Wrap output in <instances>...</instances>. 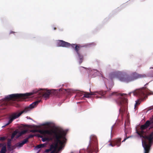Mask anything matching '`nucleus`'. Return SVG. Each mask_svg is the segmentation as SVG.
<instances>
[{
  "instance_id": "1",
  "label": "nucleus",
  "mask_w": 153,
  "mask_h": 153,
  "mask_svg": "<svg viewBox=\"0 0 153 153\" xmlns=\"http://www.w3.org/2000/svg\"><path fill=\"white\" fill-rule=\"evenodd\" d=\"M74 92V91L72 89H53L51 90L47 88H39L33 90L32 91L24 94H13L5 96L4 100H10V105L14 106L18 108L19 105L16 102V101L21 100L22 99L27 98L28 97L32 96L34 98L43 97L45 100L48 99L51 95H54L60 97L61 94L70 95L72 93Z\"/></svg>"
},
{
  "instance_id": "2",
  "label": "nucleus",
  "mask_w": 153,
  "mask_h": 153,
  "mask_svg": "<svg viewBox=\"0 0 153 153\" xmlns=\"http://www.w3.org/2000/svg\"><path fill=\"white\" fill-rule=\"evenodd\" d=\"M68 131V129L65 131L62 129L45 130L44 131V133L48 137H41L42 140V142H45L46 141H49L54 140L60 145L62 146L67 140L66 136Z\"/></svg>"
},
{
  "instance_id": "3",
  "label": "nucleus",
  "mask_w": 153,
  "mask_h": 153,
  "mask_svg": "<svg viewBox=\"0 0 153 153\" xmlns=\"http://www.w3.org/2000/svg\"><path fill=\"white\" fill-rule=\"evenodd\" d=\"M109 77L111 79L116 78L121 82L128 83L138 79L146 77V76L145 75L139 74L135 72L132 73L129 75L125 72L117 71L111 72L109 75Z\"/></svg>"
},
{
  "instance_id": "4",
  "label": "nucleus",
  "mask_w": 153,
  "mask_h": 153,
  "mask_svg": "<svg viewBox=\"0 0 153 153\" xmlns=\"http://www.w3.org/2000/svg\"><path fill=\"white\" fill-rule=\"evenodd\" d=\"M149 127V128H153V119H150L149 120H147L145 123L142 125L141 127V130L140 132H139L136 130V133L141 138L145 139H147L150 140L152 143V140L153 139V131L149 136H148V131L147 129Z\"/></svg>"
},
{
  "instance_id": "5",
  "label": "nucleus",
  "mask_w": 153,
  "mask_h": 153,
  "mask_svg": "<svg viewBox=\"0 0 153 153\" xmlns=\"http://www.w3.org/2000/svg\"><path fill=\"white\" fill-rule=\"evenodd\" d=\"M114 95L118 96V98L116 100V102L120 107L119 109L120 113L123 114L124 113H126L127 114L128 108L127 100L122 94L118 93L115 92L109 93L107 97L110 98L112 96Z\"/></svg>"
},
{
  "instance_id": "6",
  "label": "nucleus",
  "mask_w": 153,
  "mask_h": 153,
  "mask_svg": "<svg viewBox=\"0 0 153 153\" xmlns=\"http://www.w3.org/2000/svg\"><path fill=\"white\" fill-rule=\"evenodd\" d=\"M133 93L134 95L135 96L140 98H144L147 97V95L153 94V92L149 90L148 88L143 87L140 88L135 90L129 93V94Z\"/></svg>"
},
{
  "instance_id": "7",
  "label": "nucleus",
  "mask_w": 153,
  "mask_h": 153,
  "mask_svg": "<svg viewBox=\"0 0 153 153\" xmlns=\"http://www.w3.org/2000/svg\"><path fill=\"white\" fill-rule=\"evenodd\" d=\"M89 91L90 93L87 92H85V94L82 97L89 98H91L92 96L94 95V97L96 98L102 99L105 98V95L106 94L107 91H103L101 90L92 92L91 91L90 88L89 89Z\"/></svg>"
},
{
  "instance_id": "8",
  "label": "nucleus",
  "mask_w": 153,
  "mask_h": 153,
  "mask_svg": "<svg viewBox=\"0 0 153 153\" xmlns=\"http://www.w3.org/2000/svg\"><path fill=\"white\" fill-rule=\"evenodd\" d=\"M71 46L74 48L73 53L75 57L79 60V64L82 62L83 60V56L79 51V47L77 45L74 44H71Z\"/></svg>"
},
{
  "instance_id": "9",
  "label": "nucleus",
  "mask_w": 153,
  "mask_h": 153,
  "mask_svg": "<svg viewBox=\"0 0 153 153\" xmlns=\"http://www.w3.org/2000/svg\"><path fill=\"white\" fill-rule=\"evenodd\" d=\"M87 148H90V151H93L97 149V137L94 135H92L90 137L89 144Z\"/></svg>"
},
{
  "instance_id": "10",
  "label": "nucleus",
  "mask_w": 153,
  "mask_h": 153,
  "mask_svg": "<svg viewBox=\"0 0 153 153\" xmlns=\"http://www.w3.org/2000/svg\"><path fill=\"white\" fill-rule=\"evenodd\" d=\"M80 70L82 68H84L85 69H87V71L88 74V76L89 77H95L100 74V72L97 69L89 68L87 69L86 68L82 66H80L79 67Z\"/></svg>"
},
{
  "instance_id": "11",
  "label": "nucleus",
  "mask_w": 153,
  "mask_h": 153,
  "mask_svg": "<svg viewBox=\"0 0 153 153\" xmlns=\"http://www.w3.org/2000/svg\"><path fill=\"white\" fill-rule=\"evenodd\" d=\"M25 111H22L20 112L19 111L12 113L9 116V120L11 123L14 120L18 118L22 114L25 113Z\"/></svg>"
},
{
  "instance_id": "12",
  "label": "nucleus",
  "mask_w": 153,
  "mask_h": 153,
  "mask_svg": "<svg viewBox=\"0 0 153 153\" xmlns=\"http://www.w3.org/2000/svg\"><path fill=\"white\" fill-rule=\"evenodd\" d=\"M41 101V100H36L30 104L27 107H25L23 110V111H26L25 113H26L31 109L34 108Z\"/></svg>"
},
{
  "instance_id": "13",
  "label": "nucleus",
  "mask_w": 153,
  "mask_h": 153,
  "mask_svg": "<svg viewBox=\"0 0 153 153\" xmlns=\"http://www.w3.org/2000/svg\"><path fill=\"white\" fill-rule=\"evenodd\" d=\"M142 138V145L143 147H143H146L147 151V153H149L150 151V147L151 146H152L153 143V141L152 140V143L151 142V141L150 140H149V144H148L146 143V142H145L144 143L143 142V138Z\"/></svg>"
},
{
  "instance_id": "14",
  "label": "nucleus",
  "mask_w": 153,
  "mask_h": 153,
  "mask_svg": "<svg viewBox=\"0 0 153 153\" xmlns=\"http://www.w3.org/2000/svg\"><path fill=\"white\" fill-rule=\"evenodd\" d=\"M40 125L41 126L47 125L48 128H52L54 126V124L53 123L51 122H46L40 123Z\"/></svg>"
},
{
  "instance_id": "15",
  "label": "nucleus",
  "mask_w": 153,
  "mask_h": 153,
  "mask_svg": "<svg viewBox=\"0 0 153 153\" xmlns=\"http://www.w3.org/2000/svg\"><path fill=\"white\" fill-rule=\"evenodd\" d=\"M7 148L8 149V150L10 151H13L14 149V146H11V140H8L7 141Z\"/></svg>"
},
{
  "instance_id": "16",
  "label": "nucleus",
  "mask_w": 153,
  "mask_h": 153,
  "mask_svg": "<svg viewBox=\"0 0 153 153\" xmlns=\"http://www.w3.org/2000/svg\"><path fill=\"white\" fill-rule=\"evenodd\" d=\"M46 147V144L45 143L43 144H41L35 146V148L36 149H39L45 147Z\"/></svg>"
},
{
  "instance_id": "17",
  "label": "nucleus",
  "mask_w": 153,
  "mask_h": 153,
  "mask_svg": "<svg viewBox=\"0 0 153 153\" xmlns=\"http://www.w3.org/2000/svg\"><path fill=\"white\" fill-rule=\"evenodd\" d=\"M63 40H56V45L57 46L62 47Z\"/></svg>"
},
{
  "instance_id": "18",
  "label": "nucleus",
  "mask_w": 153,
  "mask_h": 153,
  "mask_svg": "<svg viewBox=\"0 0 153 153\" xmlns=\"http://www.w3.org/2000/svg\"><path fill=\"white\" fill-rule=\"evenodd\" d=\"M71 44L63 41L62 47L68 48L71 46Z\"/></svg>"
},
{
  "instance_id": "19",
  "label": "nucleus",
  "mask_w": 153,
  "mask_h": 153,
  "mask_svg": "<svg viewBox=\"0 0 153 153\" xmlns=\"http://www.w3.org/2000/svg\"><path fill=\"white\" fill-rule=\"evenodd\" d=\"M1 147V151H0V153L6 152H7V149L6 146L4 144V145Z\"/></svg>"
},
{
  "instance_id": "20",
  "label": "nucleus",
  "mask_w": 153,
  "mask_h": 153,
  "mask_svg": "<svg viewBox=\"0 0 153 153\" xmlns=\"http://www.w3.org/2000/svg\"><path fill=\"white\" fill-rule=\"evenodd\" d=\"M83 95V93L81 91H78L76 93V95L75 96V97H80L82 96Z\"/></svg>"
},
{
  "instance_id": "21",
  "label": "nucleus",
  "mask_w": 153,
  "mask_h": 153,
  "mask_svg": "<svg viewBox=\"0 0 153 153\" xmlns=\"http://www.w3.org/2000/svg\"><path fill=\"white\" fill-rule=\"evenodd\" d=\"M53 148V145L50 146V147L48 149H46L44 151L45 153H48L49 152L51 151L52 149Z\"/></svg>"
},
{
  "instance_id": "22",
  "label": "nucleus",
  "mask_w": 153,
  "mask_h": 153,
  "mask_svg": "<svg viewBox=\"0 0 153 153\" xmlns=\"http://www.w3.org/2000/svg\"><path fill=\"white\" fill-rule=\"evenodd\" d=\"M102 79H103V81H104V84L105 85V86L106 87V88L107 89H108V88L107 86V85L106 83V81H107V79L106 78H103V77H102Z\"/></svg>"
},
{
  "instance_id": "23",
  "label": "nucleus",
  "mask_w": 153,
  "mask_h": 153,
  "mask_svg": "<svg viewBox=\"0 0 153 153\" xmlns=\"http://www.w3.org/2000/svg\"><path fill=\"white\" fill-rule=\"evenodd\" d=\"M16 145L17 146L19 147H21L23 146L24 145L23 144V143H22V142H19L17 143Z\"/></svg>"
},
{
  "instance_id": "24",
  "label": "nucleus",
  "mask_w": 153,
  "mask_h": 153,
  "mask_svg": "<svg viewBox=\"0 0 153 153\" xmlns=\"http://www.w3.org/2000/svg\"><path fill=\"white\" fill-rule=\"evenodd\" d=\"M125 137L124 138L123 140L122 141V142H125L127 139H128L129 138L131 137H132L133 136L132 135H131L128 137H127V136H125Z\"/></svg>"
},
{
  "instance_id": "25",
  "label": "nucleus",
  "mask_w": 153,
  "mask_h": 153,
  "mask_svg": "<svg viewBox=\"0 0 153 153\" xmlns=\"http://www.w3.org/2000/svg\"><path fill=\"white\" fill-rule=\"evenodd\" d=\"M113 85V82H110L109 84V90H108V91H109L111 90V89Z\"/></svg>"
},
{
  "instance_id": "26",
  "label": "nucleus",
  "mask_w": 153,
  "mask_h": 153,
  "mask_svg": "<svg viewBox=\"0 0 153 153\" xmlns=\"http://www.w3.org/2000/svg\"><path fill=\"white\" fill-rule=\"evenodd\" d=\"M27 130H24L20 132V135H22L23 134H25L27 133Z\"/></svg>"
},
{
  "instance_id": "27",
  "label": "nucleus",
  "mask_w": 153,
  "mask_h": 153,
  "mask_svg": "<svg viewBox=\"0 0 153 153\" xmlns=\"http://www.w3.org/2000/svg\"><path fill=\"white\" fill-rule=\"evenodd\" d=\"M124 132H125V136H127V134L128 133H127V132L126 131V123L125 122L124 124Z\"/></svg>"
},
{
  "instance_id": "28",
  "label": "nucleus",
  "mask_w": 153,
  "mask_h": 153,
  "mask_svg": "<svg viewBox=\"0 0 153 153\" xmlns=\"http://www.w3.org/2000/svg\"><path fill=\"white\" fill-rule=\"evenodd\" d=\"M136 103L134 105V108H135L136 107V105H139L140 104V102L139 100L135 101Z\"/></svg>"
},
{
  "instance_id": "29",
  "label": "nucleus",
  "mask_w": 153,
  "mask_h": 153,
  "mask_svg": "<svg viewBox=\"0 0 153 153\" xmlns=\"http://www.w3.org/2000/svg\"><path fill=\"white\" fill-rule=\"evenodd\" d=\"M28 142V140L26 138L23 141H22L23 144L24 145Z\"/></svg>"
},
{
  "instance_id": "30",
  "label": "nucleus",
  "mask_w": 153,
  "mask_h": 153,
  "mask_svg": "<svg viewBox=\"0 0 153 153\" xmlns=\"http://www.w3.org/2000/svg\"><path fill=\"white\" fill-rule=\"evenodd\" d=\"M10 123H10V122L9 120V121H8V122L7 123H6L4 125V126H2V128H3L5 127L6 126L8 125L9 124H10Z\"/></svg>"
},
{
  "instance_id": "31",
  "label": "nucleus",
  "mask_w": 153,
  "mask_h": 153,
  "mask_svg": "<svg viewBox=\"0 0 153 153\" xmlns=\"http://www.w3.org/2000/svg\"><path fill=\"white\" fill-rule=\"evenodd\" d=\"M34 136V135L32 134H30L28 137L26 138L28 140V139L33 137Z\"/></svg>"
},
{
  "instance_id": "32",
  "label": "nucleus",
  "mask_w": 153,
  "mask_h": 153,
  "mask_svg": "<svg viewBox=\"0 0 153 153\" xmlns=\"http://www.w3.org/2000/svg\"><path fill=\"white\" fill-rule=\"evenodd\" d=\"M150 69H153V67H150ZM151 75L150 76L153 77V70H152L151 71Z\"/></svg>"
},
{
  "instance_id": "33",
  "label": "nucleus",
  "mask_w": 153,
  "mask_h": 153,
  "mask_svg": "<svg viewBox=\"0 0 153 153\" xmlns=\"http://www.w3.org/2000/svg\"><path fill=\"white\" fill-rule=\"evenodd\" d=\"M126 131L127 133H129L130 132V128H127L126 127Z\"/></svg>"
},
{
  "instance_id": "34",
  "label": "nucleus",
  "mask_w": 153,
  "mask_h": 153,
  "mask_svg": "<svg viewBox=\"0 0 153 153\" xmlns=\"http://www.w3.org/2000/svg\"><path fill=\"white\" fill-rule=\"evenodd\" d=\"M153 108V106H151L149 107L148 108V110H147V112H148L149 111H150V110L152 109Z\"/></svg>"
},
{
  "instance_id": "35",
  "label": "nucleus",
  "mask_w": 153,
  "mask_h": 153,
  "mask_svg": "<svg viewBox=\"0 0 153 153\" xmlns=\"http://www.w3.org/2000/svg\"><path fill=\"white\" fill-rule=\"evenodd\" d=\"M143 149L144 150V153H147L146 147H143Z\"/></svg>"
},
{
  "instance_id": "36",
  "label": "nucleus",
  "mask_w": 153,
  "mask_h": 153,
  "mask_svg": "<svg viewBox=\"0 0 153 153\" xmlns=\"http://www.w3.org/2000/svg\"><path fill=\"white\" fill-rule=\"evenodd\" d=\"M109 145L111 146L112 147H114L115 146V145H113L111 143H110L109 144Z\"/></svg>"
},
{
  "instance_id": "37",
  "label": "nucleus",
  "mask_w": 153,
  "mask_h": 153,
  "mask_svg": "<svg viewBox=\"0 0 153 153\" xmlns=\"http://www.w3.org/2000/svg\"><path fill=\"white\" fill-rule=\"evenodd\" d=\"M16 33L15 32L13 31H11L10 33V34H11V33H13L15 34Z\"/></svg>"
},
{
  "instance_id": "38",
  "label": "nucleus",
  "mask_w": 153,
  "mask_h": 153,
  "mask_svg": "<svg viewBox=\"0 0 153 153\" xmlns=\"http://www.w3.org/2000/svg\"><path fill=\"white\" fill-rule=\"evenodd\" d=\"M0 139L2 140H5V137H1Z\"/></svg>"
},
{
  "instance_id": "39",
  "label": "nucleus",
  "mask_w": 153,
  "mask_h": 153,
  "mask_svg": "<svg viewBox=\"0 0 153 153\" xmlns=\"http://www.w3.org/2000/svg\"><path fill=\"white\" fill-rule=\"evenodd\" d=\"M4 145V144L2 143H0V148L2 146Z\"/></svg>"
},
{
  "instance_id": "40",
  "label": "nucleus",
  "mask_w": 153,
  "mask_h": 153,
  "mask_svg": "<svg viewBox=\"0 0 153 153\" xmlns=\"http://www.w3.org/2000/svg\"><path fill=\"white\" fill-rule=\"evenodd\" d=\"M114 125H113L111 127V132H112V129H113V127L114 126Z\"/></svg>"
},
{
  "instance_id": "41",
  "label": "nucleus",
  "mask_w": 153,
  "mask_h": 153,
  "mask_svg": "<svg viewBox=\"0 0 153 153\" xmlns=\"http://www.w3.org/2000/svg\"><path fill=\"white\" fill-rule=\"evenodd\" d=\"M96 62L97 64H98V65H99L100 63V61L97 60Z\"/></svg>"
},
{
  "instance_id": "42",
  "label": "nucleus",
  "mask_w": 153,
  "mask_h": 153,
  "mask_svg": "<svg viewBox=\"0 0 153 153\" xmlns=\"http://www.w3.org/2000/svg\"><path fill=\"white\" fill-rule=\"evenodd\" d=\"M63 147H61L60 148L62 149L63 148Z\"/></svg>"
},
{
  "instance_id": "43",
  "label": "nucleus",
  "mask_w": 153,
  "mask_h": 153,
  "mask_svg": "<svg viewBox=\"0 0 153 153\" xmlns=\"http://www.w3.org/2000/svg\"><path fill=\"white\" fill-rule=\"evenodd\" d=\"M56 29V27H54V28H53V29H54V30H55Z\"/></svg>"
},
{
  "instance_id": "44",
  "label": "nucleus",
  "mask_w": 153,
  "mask_h": 153,
  "mask_svg": "<svg viewBox=\"0 0 153 153\" xmlns=\"http://www.w3.org/2000/svg\"><path fill=\"white\" fill-rule=\"evenodd\" d=\"M97 68L98 69H100V68H99V66H98V67H97Z\"/></svg>"
},
{
  "instance_id": "45",
  "label": "nucleus",
  "mask_w": 153,
  "mask_h": 153,
  "mask_svg": "<svg viewBox=\"0 0 153 153\" xmlns=\"http://www.w3.org/2000/svg\"><path fill=\"white\" fill-rule=\"evenodd\" d=\"M120 144L119 145H118V146H120Z\"/></svg>"
},
{
  "instance_id": "46",
  "label": "nucleus",
  "mask_w": 153,
  "mask_h": 153,
  "mask_svg": "<svg viewBox=\"0 0 153 153\" xmlns=\"http://www.w3.org/2000/svg\"><path fill=\"white\" fill-rule=\"evenodd\" d=\"M121 140V138H120V139H119V141H120Z\"/></svg>"
},
{
  "instance_id": "47",
  "label": "nucleus",
  "mask_w": 153,
  "mask_h": 153,
  "mask_svg": "<svg viewBox=\"0 0 153 153\" xmlns=\"http://www.w3.org/2000/svg\"><path fill=\"white\" fill-rule=\"evenodd\" d=\"M53 151H52V152H51V153H53Z\"/></svg>"
},
{
  "instance_id": "48",
  "label": "nucleus",
  "mask_w": 153,
  "mask_h": 153,
  "mask_svg": "<svg viewBox=\"0 0 153 153\" xmlns=\"http://www.w3.org/2000/svg\"><path fill=\"white\" fill-rule=\"evenodd\" d=\"M71 153H73V152H71Z\"/></svg>"
},
{
  "instance_id": "49",
  "label": "nucleus",
  "mask_w": 153,
  "mask_h": 153,
  "mask_svg": "<svg viewBox=\"0 0 153 153\" xmlns=\"http://www.w3.org/2000/svg\"><path fill=\"white\" fill-rule=\"evenodd\" d=\"M32 131V132H34V131H33H33Z\"/></svg>"
}]
</instances>
